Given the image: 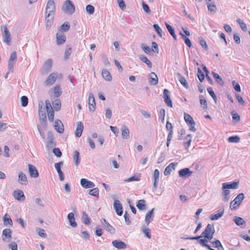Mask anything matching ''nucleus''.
<instances>
[{"instance_id":"14","label":"nucleus","mask_w":250,"mask_h":250,"mask_svg":"<svg viewBox=\"0 0 250 250\" xmlns=\"http://www.w3.org/2000/svg\"><path fill=\"white\" fill-rule=\"evenodd\" d=\"M178 173L180 177L188 178L192 175V171H191L188 168H184L180 170Z\"/></svg>"},{"instance_id":"12","label":"nucleus","mask_w":250,"mask_h":250,"mask_svg":"<svg viewBox=\"0 0 250 250\" xmlns=\"http://www.w3.org/2000/svg\"><path fill=\"white\" fill-rule=\"evenodd\" d=\"M164 99L165 103L167 106L172 107V104L170 98L169 91L167 89H165L163 91Z\"/></svg>"},{"instance_id":"51","label":"nucleus","mask_w":250,"mask_h":250,"mask_svg":"<svg viewBox=\"0 0 250 250\" xmlns=\"http://www.w3.org/2000/svg\"><path fill=\"white\" fill-rule=\"evenodd\" d=\"M200 103L201 105H203V107L204 109H207L208 105L207 102L205 98L203 95L199 96Z\"/></svg>"},{"instance_id":"64","label":"nucleus","mask_w":250,"mask_h":250,"mask_svg":"<svg viewBox=\"0 0 250 250\" xmlns=\"http://www.w3.org/2000/svg\"><path fill=\"white\" fill-rule=\"evenodd\" d=\"M199 42L201 46L206 50L208 49V45L206 41L202 37L199 38Z\"/></svg>"},{"instance_id":"26","label":"nucleus","mask_w":250,"mask_h":250,"mask_svg":"<svg viewBox=\"0 0 250 250\" xmlns=\"http://www.w3.org/2000/svg\"><path fill=\"white\" fill-rule=\"evenodd\" d=\"M54 127L55 130L60 133H63L64 131L63 125L60 120H57L55 123Z\"/></svg>"},{"instance_id":"39","label":"nucleus","mask_w":250,"mask_h":250,"mask_svg":"<svg viewBox=\"0 0 250 250\" xmlns=\"http://www.w3.org/2000/svg\"><path fill=\"white\" fill-rule=\"evenodd\" d=\"M210 1H206V4L208 11L211 12L215 13L217 10L216 6L214 2L209 3Z\"/></svg>"},{"instance_id":"29","label":"nucleus","mask_w":250,"mask_h":250,"mask_svg":"<svg viewBox=\"0 0 250 250\" xmlns=\"http://www.w3.org/2000/svg\"><path fill=\"white\" fill-rule=\"evenodd\" d=\"M222 186L224 188L228 189H236L238 188V182H233L232 183H224Z\"/></svg>"},{"instance_id":"21","label":"nucleus","mask_w":250,"mask_h":250,"mask_svg":"<svg viewBox=\"0 0 250 250\" xmlns=\"http://www.w3.org/2000/svg\"><path fill=\"white\" fill-rule=\"evenodd\" d=\"M153 211L154 208H152L150 210H149L146 215L145 222L147 226H148L149 223L153 220V218L154 216Z\"/></svg>"},{"instance_id":"58","label":"nucleus","mask_w":250,"mask_h":250,"mask_svg":"<svg viewBox=\"0 0 250 250\" xmlns=\"http://www.w3.org/2000/svg\"><path fill=\"white\" fill-rule=\"evenodd\" d=\"M197 77L200 81V82L202 83L205 79V75L204 73L202 72L201 70L198 68L197 70Z\"/></svg>"},{"instance_id":"1","label":"nucleus","mask_w":250,"mask_h":250,"mask_svg":"<svg viewBox=\"0 0 250 250\" xmlns=\"http://www.w3.org/2000/svg\"><path fill=\"white\" fill-rule=\"evenodd\" d=\"M215 232V229L214 228V226L212 225L208 224L204 230V231L202 232L201 234L199 236H193V237H186V238H182V239L185 240H199L200 238H201L202 237H205V236H207V235H208L211 233H214Z\"/></svg>"},{"instance_id":"35","label":"nucleus","mask_w":250,"mask_h":250,"mask_svg":"<svg viewBox=\"0 0 250 250\" xmlns=\"http://www.w3.org/2000/svg\"><path fill=\"white\" fill-rule=\"evenodd\" d=\"M139 59L143 62L145 63L148 67L151 68L152 64L151 62L148 59V58L144 55H140L139 56Z\"/></svg>"},{"instance_id":"5","label":"nucleus","mask_w":250,"mask_h":250,"mask_svg":"<svg viewBox=\"0 0 250 250\" xmlns=\"http://www.w3.org/2000/svg\"><path fill=\"white\" fill-rule=\"evenodd\" d=\"M63 8L64 11L70 15L73 14L75 11V6L70 0H66L65 1Z\"/></svg>"},{"instance_id":"52","label":"nucleus","mask_w":250,"mask_h":250,"mask_svg":"<svg viewBox=\"0 0 250 250\" xmlns=\"http://www.w3.org/2000/svg\"><path fill=\"white\" fill-rule=\"evenodd\" d=\"M203 69L206 73V76L207 80L208 81L210 84H213V81L208 75L209 71L205 65H203Z\"/></svg>"},{"instance_id":"16","label":"nucleus","mask_w":250,"mask_h":250,"mask_svg":"<svg viewBox=\"0 0 250 250\" xmlns=\"http://www.w3.org/2000/svg\"><path fill=\"white\" fill-rule=\"evenodd\" d=\"M29 175L31 177L37 178L39 176V172L37 168L32 165H28Z\"/></svg>"},{"instance_id":"30","label":"nucleus","mask_w":250,"mask_h":250,"mask_svg":"<svg viewBox=\"0 0 250 250\" xmlns=\"http://www.w3.org/2000/svg\"><path fill=\"white\" fill-rule=\"evenodd\" d=\"M222 195L223 196L222 200L225 202H227L230 199L229 193L230 191L228 188H224L222 186Z\"/></svg>"},{"instance_id":"22","label":"nucleus","mask_w":250,"mask_h":250,"mask_svg":"<svg viewBox=\"0 0 250 250\" xmlns=\"http://www.w3.org/2000/svg\"><path fill=\"white\" fill-rule=\"evenodd\" d=\"M121 130L122 132V136L124 139L127 140L129 138V130L125 125L122 126Z\"/></svg>"},{"instance_id":"25","label":"nucleus","mask_w":250,"mask_h":250,"mask_svg":"<svg viewBox=\"0 0 250 250\" xmlns=\"http://www.w3.org/2000/svg\"><path fill=\"white\" fill-rule=\"evenodd\" d=\"M158 83V78L154 72H151L149 74V83L151 85H155Z\"/></svg>"},{"instance_id":"8","label":"nucleus","mask_w":250,"mask_h":250,"mask_svg":"<svg viewBox=\"0 0 250 250\" xmlns=\"http://www.w3.org/2000/svg\"><path fill=\"white\" fill-rule=\"evenodd\" d=\"M2 238L4 241L9 242L12 238V230L9 229H5L2 233Z\"/></svg>"},{"instance_id":"54","label":"nucleus","mask_w":250,"mask_h":250,"mask_svg":"<svg viewBox=\"0 0 250 250\" xmlns=\"http://www.w3.org/2000/svg\"><path fill=\"white\" fill-rule=\"evenodd\" d=\"M80 153L78 151L76 150L74 152V160L75 161V165L78 166L80 162V159L79 157Z\"/></svg>"},{"instance_id":"3","label":"nucleus","mask_w":250,"mask_h":250,"mask_svg":"<svg viewBox=\"0 0 250 250\" xmlns=\"http://www.w3.org/2000/svg\"><path fill=\"white\" fill-rule=\"evenodd\" d=\"M55 6L54 0H48L46 7V15L54 16Z\"/></svg>"},{"instance_id":"55","label":"nucleus","mask_w":250,"mask_h":250,"mask_svg":"<svg viewBox=\"0 0 250 250\" xmlns=\"http://www.w3.org/2000/svg\"><path fill=\"white\" fill-rule=\"evenodd\" d=\"M69 28H70V25H69V22H65L61 25V30L59 32H62V31L66 32L69 29Z\"/></svg>"},{"instance_id":"56","label":"nucleus","mask_w":250,"mask_h":250,"mask_svg":"<svg viewBox=\"0 0 250 250\" xmlns=\"http://www.w3.org/2000/svg\"><path fill=\"white\" fill-rule=\"evenodd\" d=\"M71 52H72L71 47L69 45H66L65 51V53H64V58L65 59H67L69 58L70 55L71 53Z\"/></svg>"},{"instance_id":"46","label":"nucleus","mask_w":250,"mask_h":250,"mask_svg":"<svg viewBox=\"0 0 250 250\" xmlns=\"http://www.w3.org/2000/svg\"><path fill=\"white\" fill-rule=\"evenodd\" d=\"M52 104L55 110L56 111H59L60 110L61 107V103L60 100H55V101L53 102Z\"/></svg>"},{"instance_id":"42","label":"nucleus","mask_w":250,"mask_h":250,"mask_svg":"<svg viewBox=\"0 0 250 250\" xmlns=\"http://www.w3.org/2000/svg\"><path fill=\"white\" fill-rule=\"evenodd\" d=\"M184 119L187 125L189 124H194V120L192 117L188 113H184Z\"/></svg>"},{"instance_id":"37","label":"nucleus","mask_w":250,"mask_h":250,"mask_svg":"<svg viewBox=\"0 0 250 250\" xmlns=\"http://www.w3.org/2000/svg\"><path fill=\"white\" fill-rule=\"evenodd\" d=\"M142 231L143 233L145 234V236L148 238V239H150L151 237V233H150V229L147 228L145 225H143L142 227Z\"/></svg>"},{"instance_id":"45","label":"nucleus","mask_w":250,"mask_h":250,"mask_svg":"<svg viewBox=\"0 0 250 250\" xmlns=\"http://www.w3.org/2000/svg\"><path fill=\"white\" fill-rule=\"evenodd\" d=\"M212 74L214 77V78L215 79L216 81L219 83L221 85H223L224 83L222 79V78L217 73H215L214 72H212Z\"/></svg>"},{"instance_id":"63","label":"nucleus","mask_w":250,"mask_h":250,"mask_svg":"<svg viewBox=\"0 0 250 250\" xmlns=\"http://www.w3.org/2000/svg\"><path fill=\"white\" fill-rule=\"evenodd\" d=\"M95 8L94 7L90 4H88L86 6V11L89 14H93L94 12Z\"/></svg>"},{"instance_id":"59","label":"nucleus","mask_w":250,"mask_h":250,"mask_svg":"<svg viewBox=\"0 0 250 250\" xmlns=\"http://www.w3.org/2000/svg\"><path fill=\"white\" fill-rule=\"evenodd\" d=\"M21 106L25 107L27 105L28 103V99L27 96H22L21 98Z\"/></svg>"},{"instance_id":"44","label":"nucleus","mask_w":250,"mask_h":250,"mask_svg":"<svg viewBox=\"0 0 250 250\" xmlns=\"http://www.w3.org/2000/svg\"><path fill=\"white\" fill-rule=\"evenodd\" d=\"M146 201L144 200H139L137 204L136 207L139 210H144L145 209Z\"/></svg>"},{"instance_id":"7","label":"nucleus","mask_w":250,"mask_h":250,"mask_svg":"<svg viewBox=\"0 0 250 250\" xmlns=\"http://www.w3.org/2000/svg\"><path fill=\"white\" fill-rule=\"evenodd\" d=\"M17 53L16 51H13L10 57L9 60L8 61V69L9 71L13 72L14 65L15 62L17 60Z\"/></svg>"},{"instance_id":"33","label":"nucleus","mask_w":250,"mask_h":250,"mask_svg":"<svg viewBox=\"0 0 250 250\" xmlns=\"http://www.w3.org/2000/svg\"><path fill=\"white\" fill-rule=\"evenodd\" d=\"M192 140V135L188 134L184 139V145L186 149L188 150L190 146Z\"/></svg>"},{"instance_id":"17","label":"nucleus","mask_w":250,"mask_h":250,"mask_svg":"<svg viewBox=\"0 0 250 250\" xmlns=\"http://www.w3.org/2000/svg\"><path fill=\"white\" fill-rule=\"evenodd\" d=\"M224 207H221L218 210V212L216 214H212L210 215L209 218L211 220H217L221 217L224 213Z\"/></svg>"},{"instance_id":"24","label":"nucleus","mask_w":250,"mask_h":250,"mask_svg":"<svg viewBox=\"0 0 250 250\" xmlns=\"http://www.w3.org/2000/svg\"><path fill=\"white\" fill-rule=\"evenodd\" d=\"M48 140L47 146L50 147H53L55 146L56 144L54 141V135L53 132L51 131H49L47 132V138Z\"/></svg>"},{"instance_id":"47","label":"nucleus","mask_w":250,"mask_h":250,"mask_svg":"<svg viewBox=\"0 0 250 250\" xmlns=\"http://www.w3.org/2000/svg\"><path fill=\"white\" fill-rule=\"evenodd\" d=\"M198 241V242L199 244L202 247H209V245L207 244L208 242H209V241L207 238L204 239H201L200 238L199 240H197Z\"/></svg>"},{"instance_id":"61","label":"nucleus","mask_w":250,"mask_h":250,"mask_svg":"<svg viewBox=\"0 0 250 250\" xmlns=\"http://www.w3.org/2000/svg\"><path fill=\"white\" fill-rule=\"evenodd\" d=\"M153 26V28H154L155 30L157 32L159 36L161 38H162L163 31H162V29L159 26V25L157 24H154Z\"/></svg>"},{"instance_id":"32","label":"nucleus","mask_w":250,"mask_h":250,"mask_svg":"<svg viewBox=\"0 0 250 250\" xmlns=\"http://www.w3.org/2000/svg\"><path fill=\"white\" fill-rule=\"evenodd\" d=\"M176 165L174 163H170L167 167H166L164 170V174L165 176L169 175L171 173V171L172 170L175 169V167Z\"/></svg>"},{"instance_id":"48","label":"nucleus","mask_w":250,"mask_h":250,"mask_svg":"<svg viewBox=\"0 0 250 250\" xmlns=\"http://www.w3.org/2000/svg\"><path fill=\"white\" fill-rule=\"evenodd\" d=\"M40 120L42 121V124H46V114L44 111H42L39 112Z\"/></svg>"},{"instance_id":"38","label":"nucleus","mask_w":250,"mask_h":250,"mask_svg":"<svg viewBox=\"0 0 250 250\" xmlns=\"http://www.w3.org/2000/svg\"><path fill=\"white\" fill-rule=\"evenodd\" d=\"M102 75L103 78L106 81H111L112 80V77L108 71L103 70L102 72Z\"/></svg>"},{"instance_id":"20","label":"nucleus","mask_w":250,"mask_h":250,"mask_svg":"<svg viewBox=\"0 0 250 250\" xmlns=\"http://www.w3.org/2000/svg\"><path fill=\"white\" fill-rule=\"evenodd\" d=\"M13 196L18 201H24L25 200L23 192L21 190L14 191Z\"/></svg>"},{"instance_id":"41","label":"nucleus","mask_w":250,"mask_h":250,"mask_svg":"<svg viewBox=\"0 0 250 250\" xmlns=\"http://www.w3.org/2000/svg\"><path fill=\"white\" fill-rule=\"evenodd\" d=\"M233 221L235 223V224L238 226H241L243 224H246V222L244 220V219L240 217L235 216L233 219Z\"/></svg>"},{"instance_id":"43","label":"nucleus","mask_w":250,"mask_h":250,"mask_svg":"<svg viewBox=\"0 0 250 250\" xmlns=\"http://www.w3.org/2000/svg\"><path fill=\"white\" fill-rule=\"evenodd\" d=\"M82 218V221L84 224L88 225L90 224V219L85 212H83V216Z\"/></svg>"},{"instance_id":"31","label":"nucleus","mask_w":250,"mask_h":250,"mask_svg":"<svg viewBox=\"0 0 250 250\" xmlns=\"http://www.w3.org/2000/svg\"><path fill=\"white\" fill-rule=\"evenodd\" d=\"M67 219L69 221L70 225L73 228H76L77 226V223L75 221L74 214L73 212L69 213L67 215Z\"/></svg>"},{"instance_id":"11","label":"nucleus","mask_w":250,"mask_h":250,"mask_svg":"<svg viewBox=\"0 0 250 250\" xmlns=\"http://www.w3.org/2000/svg\"><path fill=\"white\" fill-rule=\"evenodd\" d=\"M52 66V60L48 59L44 63L42 71V74H46L51 69Z\"/></svg>"},{"instance_id":"53","label":"nucleus","mask_w":250,"mask_h":250,"mask_svg":"<svg viewBox=\"0 0 250 250\" xmlns=\"http://www.w3.org/2000/svg\"><path fill=\"white\" fill-rule=\"evenodd\" d=\"M236 22L239 24L241 28L244 31H246L247 30V27L246 24L243 22L241 19H238L236 20Z\"/></svg>"},{"instance_id":"18","label":"nucleus","mask_w":250,"mask_h":250,"mask_svg":"<svg viewBox=\"0 0 250 250\" xmlns=\"http://www.w3.org/2000/svg\"><path fill=\"white\" fill-rule=\"evenodd\" d=\"M63 165L62 162H60L57 163H55L54 165L58 173L59 174V179L61 181L64 180V176L63 174V172L61 170V167Z\"/></svg>"},{"instance_id":"10","label":"nucleus","mask_w":250,"mask_h":250,"mask_svg":"<svg viewBox=\"0 0 250 250\" xmlns=\"http://www.w3.org/2000/svg\"><path fill=\"white\" fill-rule=\"evenodd\" d=\"M103 222L101 221V223L104 228L111 234H114L116 231L115 229L105 219H103Z\"/></svg>"},{"instance_id":"27","label":"nucleus","mask_w":250,"mask_h":250,"mask_svg":"<svg viewBox=\"0 0 250 250\" xmlns=\"http://www.w3.org/2000/svg\"><path fill=\"white\" fill-rule=\"evenodd\" d=\"M83 129V125L82 122L77 123V127L75 130V135L77 137L81 136Z\"/></svg>"},{"instance_id":"57","label":"nucleus","mask_w":250,"mask_h":250,"mask_svg":"<svg viewBox=\"0 0 250 250\" xmlns=\"http://www.w3.org/2000/svg\"><path fill=\"white\" fill-rule=\"evenodd\" d=\"M36 231L38 233V235L42 238H46L47 234L45 233V230L41 228H37Z\"/></svg>"},{"instance_id":"23","label":"nucleus","mask_w":250,"mask_h":250,"mask_svg":"<svg viewBox=\"0 0 250 250\" xmlns=\"http://www.w3.org/2000/svg\"><path fill=\"white\" fill-rule=\"evenodd\" d=\"M112 244L114 247L118 249H124L126 247V244L120 240H114L112 242Z\"/></svg>"},{"instance_id":"9","label":"nucleus","mask_w":250,"mask_h":250,"mask_svg":"<svg viewBox=\"0 0 250 250\" xmlns=\"http://www.w3.org/2000/svg\"><path fill=\"white\" fill-rule=\"evenodd\" d=\"M113 208L118 215L121 216L123 214V207L119 200H115Z\"/></svg>"},{"instance_id":"40","label":"nucleus","mask_w":250,"mask_h":250,"mask_svg":"<svg viewBox=\"0 0 250 250\" xmlns=\"http://www.w3.org/2000/svg\"><path fill=\"white\" fill-rule=\"evenodd\" d=\"M4 225L6 226L10 225L12 226L13 225V222L11 218L6 213L4 215L3 217Z\"/></svg>"},{"instance_id":"13","label":"nucleus","mask_w":250,"mask_h":250,"mask_svg":"<svg viewBox=\"0 0 250 250\" xmlns=\"http://www.w3.org/2000/svg\"><path fill=\"white\" fill-rule=\"evenodd\" d=\"M66 41L65 35L62 32H58L56 34V42L60 45L65 42Z\"/></svg>"},{"instance_id":"4","label":"nucleus","mask_w":250,"mask_h":250,"mask_svg":"<svg viewBox=\"0 0 250 250\" xmlns=\"http://www.w3.org/2000/svg\"><path fill=\"white\" fill-rule=\"evenodd\" d=\"M2 31V38L3 42L6 43L8 45L10 44L11 42V35L9 32L6 25H2L1 26Z\"/></svg>"},{"instance_id":"19","label":"nucleus","mask_w":250,"mask_h":250,"mask_svg":"<svg viewBox=\"0 0 250 250\" xmlns=\"http://www.w3.org/2000/svg\"><path fill=\"white\" fill-rule=\"evenodd\" d=\"M89 108L90 111H94L95 109L96 103L94 95L90 93L88 98Z\"/></svg>"},{"instance_id":"50","label":"nucleus","mask_w":250,"mask_h":250,"mask_svg":"<svg viewBox=\"0 0 250 250\" xmlns=\"http://www.w3.org/2000/svg\"><path fill=\"white\" fill-rule=\"evenodd\" d=\"M228 141L229 143H239L240 141V138L238 136H232L229 137Z\"/></svg>"},{"instance_id":"2","label":"nucleus","mask_w":250,"mask_h":250,"mask_svg":"<svg viewBox=\"0 0 250 250\" xmlns=\"http://www.w3.org/2000/svg\"><path fill=\"white\" fill-rule=\"evenodd\" d=\"M244 199V195L243 193H239L235 198L230 203V208L231 210L235 209L239 207Z\"/></svg>"},{"instance_id":"49","label":"nucleus","mask_w":250,"mask_h":250,"mask_svg":"<svg viewBox=\"0 0 250 250\" xmlns=\"http://www.w3.org/2000/svg\"><path fill=\"white\" fill-rule=\"evenodd\" d=\"M54 93L55 94V96L56 97H59L62 93V91L60 88V86L58 85H56L54 87Z\"/></svg>"},{"instance_id":"60","label":"nucleus","mask_w":250,"mask_h":250,"mask_svg":"<svg viewBox=\"0 0 250 250\" xmlns=\"http://www.w3.org/2000/svg\"><path fill=\"white\" fill-rule=\"evenodd\" d=\"M207 91L214 101V102L216 103L217 97L214 91H213L212 88L211 87H208L207 88Z\"/></svg>"},{"instance_id":"62","label":"nucleus","mask_w":250,"mask_h":250,"mask_svg":"<svg viewBox=\"0 0 250 250\" xmlns=\"http://www.w3.org/2000/svg\"><path fill=\"white\" fill-rule=\"evenodd\" d=\"M99 189L97 188H94L92 189H90L89 191V194L90 195L97 197L99 195Z\"/></svg>"},{"instance_id":"28","label":"nucleus","mask_w":250,"mask_h":250,"mask_svg":"<svg viewBox=\"0 0 250 250\" xmlns=\"http://www.w3.org/2000/svg\"><path fill=\"white\" fill-rule=\"evenodd\" d=\"M18 181L21 185H26L27 184V177L22 172L19 173Z\"/></svg>"},{"instance_id":"34","label":"nucleus","mask_w":250,"mask_h":250,"mask_svg":"<svg viewBox=\"0 0 250 250\" xmlns=\"http://www.w3.org/2000/svg\"><path fill=\"white\" fill-rule=\"evenodd\" d=\"M54 16H49L46 15L45 17V26L47 30H49L50 27L51 26L52 23L53 22Z\"/></svg>"},{"instance_id":"36","label":"nucleus","mask_w":250,"mask_h":250,"mask_svg":"<svg viewBox=\"0 0 250 250\" xmlns=\"http://www.w3.org/2000/svg\"><path fill=\"white\" fill-rule=\"evenodd\" d=\"M177 76L178 78V80L180 82V83L186 88H188V83L185 79V78L181 75L179 73H177Z\"/></svg>"},{"instance_id":"15","label":"nucleus","mask_w":250,"mask_h":250,"mask_svg":"<svg viewBox=\"0 0 250 250\" xmlns=\"http://www.w3.org/2000/svg\"><path fill=\"white\" fill-rule=\"evenodd\" d=\"M80 182L82 187L85 188H93L95 186L93 182L84 178L81 179Z\"/></svg>"},{"instance_id":"6","label":"nucleus","mask_w":250,"mask_h":250,"mask_svg":"<svg viewBox=\"0 0 250 250\" xmlns=\"http://www.w3.org/2000/svg\"><path fill=\"white\" fill-rule=\"evenodd\" d=\"M58 77V73L57 72H53L50 74L47 79L44 82V83L47 86H50L53 84Z\"/></svg>"}]
</instances>
